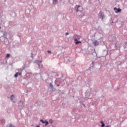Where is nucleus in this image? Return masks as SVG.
I'll return each mask as SVG.
<instances>
[{"instance_id":"1","label":"nucleus","mask_w":127,"mask_h":127,"mask_svg":"<svg viewBox=\"0 0 127 127\" xmlns=\"http://www.w3.org/2000/svg\"><path fill=\"white\" fill-rule=\"evenodd\" d=\"M81 36L75 34L73 36V39H74V41H77V40H79V39H81Z\"/></svg>"},{"instance_id":"2","label":"nucleus","mask_w":127,"mask_h":127,"mask_svg":"<svg viewBox=\"0 0 127 127\" xmlns=\"http://www.w3.org/2000/svg\"><path fill=\"white\" fill-rule=\"evenodd\" d=\"M76 7H77L76 11H82L83 10V7L80 5H76Z\"/></svg>"},{"instance_id":"3","label":"nucleus","mask_w":127,"mask_h":127,"mask_svg":"<svg viewBox=\"0 0 127 127\" xmlns=\"http://www.w3.org/2000/svg\"><path fill=\"white\" fill-rule=\"evenodd\" d=\"M93 44H94V45H95V46H98V45H99V42H98V41L95 40L93 42Z\"/></svg>"},{"instance_id":"4","label":"nucleus","mask_w":127,"mask_h":127,"mask_svg":"<svg viewBox=\"0 0 127 127\" xmlns=\"http://www.w3.org/2000/svg\"><path fill=\"white\" fill-rule=\"evenodd\" d=\"M121 11H122V9L119 8L117 9V11H115V12H116V13H118L119 12H121Z\"/></svg>"},{"instance_id":"5","label":"nucleus","mask_w":127,"mask_h":127,"mask_svg":"<svg viewBox=\"0 0 127 127\" xmlns=\"http://www.w3.org/2000/svg\"><path fill=\"white\" fill-rule=\"evenodd\" d=\"M76 41L75 42V44H79V43H82V42H81V41H78V40H77V41Z\"/></svg>"},{"instance_id":"6","label":"nucleus","mask_w":127,"mask_h":127,"mask_svg":"<svg viewBox=\"0 0 127 127\" xmlns=\"http://www.w3.org/2000/svg\"><path fill=\"white\" fill-rule=\"evenodd\" d=\"M13 99H14V95H12L11 96V97H10L11 101H13Z\"/></svg>"},{"instance_id":"7","label":"nucleus","mask_w":127,"mask_h":127,"mask_svg":"<svg viewBox=\"0 0 127 127\" xmlns=\"http://www.w3.org/2000/svg\"><path fill=\"white\" fill-rule=\"evenodd\" d=\"M101 124H102L101 127H105V124H104V122H103V121L101 122Z\"/></svg>"},{"instance_id":"8","label":"nucleus","mask_w":127,"mask_h":127,"mask_svg":"<svg viewBox=\"0 0 127 127\" xmlns=\"http://www.w3.org/2000/svg\"><path fill=\"white\" fill-rule=\"evenodd\" d=\"M18 76V72L16 73V74L14 75V77L15 78H17V76Z\"/></svg>"},{"instance_id":"9","label":"nucleus","mask_w":127,"mask_h":127,"mask_svg":"<svg viewBox=\"0 0 127 127\" xmlns=\"http://www.w3.org/2000/svg\"><path fill=\"white\" fill-rule=\"evenodd\" d=\"M49 122L50 124H53V120L52 119H51L49 120Z\"/></svg>"},{"instance_id":"10","label":"nucleus","mask_w":127,"mask_h":127,"mask_svg":"<svg viewBox=\"0 0 127 127\" xmlns=\"http://www.w3.org/2000/svg\"><path fill=\"white\" fill-rule=\"evenodd\" d=\"M58 0H53L54 3H57Z\"/></svg>"},{"instance_id":"11","label":"nucleus","mask_w":127,"mask_h":127,"mask_svg":"<svg viewBox=\"0 0 127 127\" xmlns=\"http://www.w3.org/2000/svg\"><path fill=\"white\" fill-rule=\"evenodd\" d=\"M9 56H10V55H9V54H7L6 55V58H8V57H9Z\"/></svg>"},{"instance_id":"12","label":"nucleus","mask_w":127,"mask_h":127,"mask_svg":"<svg viewBox=\"0 0 127 127\" xmlns=\"http://www.w3.org/2000/svg\"><path fill=\"white\" fill-rule=\"evenodd\" d=\"M50 87H51V88H53V85L52 84V83H50Z\"/></svg>"},{"instance_id":"13","label":"nucleus","mask_w":127,"mask_h":127,"mask_svg":"<svg viewBox=\"0 0 127 127\" xmlns=\"http://www.w3.org/2000/svg\"><path fill=\"white\" fill-rule=\"evenodd\" d=\"M40 122H41V123H42V124H45L46 121H44L43 120H41Z\"/></svg>"},{"instance_id":"14","label":"nucleus","mask_w":127,"mask_h":127,"mask_svg":"<svg viewBox=\"0 0 127 127\" xmlns=\"http://www.w3.org/2000/svg\"><path fill=\"white\" fill-rule=\"evenodd\" d=\"M45 124H46L45 126L46 127V126H47V125H48L49 123H48V122L46 121Z\"/></svg>"},{"instance_id":"15","label":"nucleus","mask_w":127,"mask_h":127,"mask_svg":"<svg viewBox=\"0 0 127 127\" xmlns=\"http://www.w3.org/2000/svg\"><path fill=\"white\" fill-rule=\"evenodd\" d=\"M65 35H69V33L66 32V33H65Z\"/></svg>"},{"instance_id":"16","label":"nucleus","mask_w":127,"mask_h":127,"mask_svg":"<svg viewBox=\"0 0 127 127\" xmlns=\"http://www.w3.org/2000/svg\"><path fill=\"white\" fill-rule=\"evenodd\" d=\"M117 9H118V8H117V7H115V8H114V10H117Z\"/></svg>"},{"instance_id":"17","label":"nucleus","mask_w":127,"mask_h":127,"mask_svg":"<svg viewBox=\"0 0 127 127\" xmlns=\"http://www.w3.org/2000/svg\"><path fill=\"white\" fill-rule=\"evenodd\" d=\"M48 53H51V51H48Z\"/></svg>"},{"instance_id":"18","label":"nucleus","mask_w":127,"mask_h":127,"mask_svg":"<svg viewBox=\"0 0 127 127\" xmlns=\"http://www.w3.org/2000/svg\"><path fill=\"white\" fill-rule=\"evenodd\" d=\"M18 75H21V72L18 73Z\"/></svg>"},{"instance_id":"19","label":"nucleus","mask_w":127,"mask_h":127,"mask_svg":"<svg viewBox=\"0 0 127 127\" xmlns=\"http://www.w3.org/2000/svg\"><path fill=\"white\" fill-rule=\"evenodd\" d=\"M106 127H111L110 126H106Z\"/></svg>"},{"instance_id":"20","label":"nucleus","mask_w":127,"mask_h":127,"mask_svg":"<svg viewBox=\"0 0 127 127\" xmlns=\"http://www.w3.org/2000/svg\"><path fill=\"white\" fill-rule=\"evenodd\" d=\"M57 86H58V87H59V84H58Z\"/></svg>"},{"instance_id":"21","label":"nucleus","mask_w":127,"mask_h":127,"mask_svg":"<svg viewBox=\"0 0 127 127\" xmlns=\"http://www.w3.org/2000/svg\"><path fill=\"white\" fill-rule=\"evenodd\" d=\"M36 127H39V126H37Z\"/></svg>"},{"instance_id":"22","label":"nucleus","mask_w":127,"mask_h":127,"mask_svg":"<svg viewBox=\"0 0 127 127\" xmlns=\"http://www.w3.org/2000/svg\"><path fill=\"white\" fill-rule=\"evenodd\" d=\"M3 35H5V34H4Z\"/></svg>"}]
</instances>
